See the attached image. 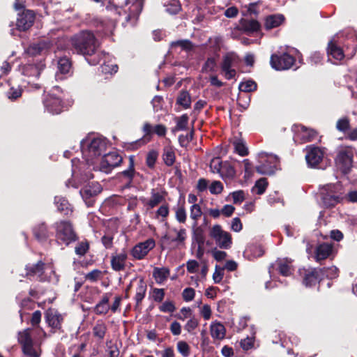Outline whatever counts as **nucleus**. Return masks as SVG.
Returning a JSON list of instances; mask_svg holds the SVG:
<instances>
[{
	"label": "nucleus",
	"mask_w": 357,
	"mask_h": 357,
	"mask_svg": "<svg viewBox=\"0 0 357 357\" xmlns=\"http://www.w3.org/2000/svg\"><path fill=\"white\" fill-rule=\"evenodd\" d=\"M107 142L99 136L90 135L81 142L83 157L87 163L93 164V159L105 151Z\"/></svg>",
	"instance_id": "nucleus-1"
},
{
	"label": "nucleus",
	"mask_w": 357,
	"mask_h": 357,
	"mask_svg": "<svg viewBox=\"0 0 357 357\" xmlns=\"http://www.w3.org/2000/svg\"><path fill=\"white\" fill-rule=\"evenodd\" d=\"M72 45L77 53L83 55L93 54L98 43L93 33L84 31L75 35L71 39Z\"/></svg>",
	"instance_id": "nucleus-2"
},
{
	"label": "nucleus",
	"mask_w": 357,
	"mask_h": 357,
	"mask_svg": "<svg viewBox=\"0 0 357 357\" xmlns=\"http://www.w3.org/2000/svg\"><path fill=\"white\" fill-rule=\"evenodd\" d=\"M54 229L56 242L60 245L68 246L78 239L73 226L69 221L56 222L54 224Z\"/></svg>",
	"instance_id": "nucleus-3"
},
{
	"label": "nucleus",
	"mask_w": 357,
	"mask_h": 357,
	"mask_svg": "<svg viewBox=\"0 0 357 357\" xmlns=\"http://www.w3.org/2000/svg\"><path fill=\"white\" fill-rule=\"evenodd\" d=\"M324 204L327 207L333 206L344 198V190L340 183L327 184L320 189Z\"/></svg>",
	"instance_id": "nucleus-4"
},
{
	"label": "nucleus",
	"mask_w": 357,
	"mask_h": 357,
	"mask_svg": "<svg viewBox=\"0 0 357 357\" xmlns=\"http://www.w3.org/2000/svg\"><path fill=\"white\" fill-rule=\"evenodd\" d=\"M259 160L261 165H258L256 169L260 174H273L279 165L278 158L267 153H260Z\"/></svg>",
	"instance_id": "nucleus-5"
},
{
	"label": "nucleus",
	"mask_w": 357,
	"mask_h": 357,
	"mask_svg": "<svg viewBox=\"0 0 357 357\" xmlns=\"http://www.w3.org/2000/svg\"><path fill=\"white\" fill-rule=\"evenodd\" d=\"M18 341L21 344L25 355L29 357H40V347L33 344L29 328L19 333Z\"/></svg>",
	"instance_id": "nucleus-6"
},
{
	"label": "nucleus",
	"mask_w": 357,
	"mask_h": 357,
	"mask_svg": "<svg viewBox=\"0 0 357 357\" xmlns=\"http://www.w3.org/2000/svg\"><path fill=\"white\" fill-rule=\"evenodd\" d=\"M62 91L59 87L56 86L44 100V105L46 109L54 114H59L63 109Z\"/></svg>",
	"instance_id": "nucleus-7"
},
{
	"label": "nucleus",
	"mask_w": 357,
	"mask_h": 357,
	"mask_svg": "<svg viewBox=\"0 0 357 357\" xmlns=\"http://www.w3.org/2000/svg\"><path fill=\"white\" fill-rule=\"evenodd\" d=\"M210 236L215 241L218 246L222 249H229L232 244L231 234L223 230L220 225H213L210 229Z\"/></svg>",
	"instance_id": "nucleus-8"
},
{
	"label": "nucleus",
	"mask_w": 357,
	"mask_h": 357,
	"mask_svg": "<svg viewBox=\"0 0 357 357\" xmlns=\"http://www.w3.org/2000/svg\"><path fill=\"white\" fill-rule=\"evenodd\" d=\"M239 62L238 56L233 53L229 52L223 56L221 64V69L227 79L234 78L236 75L235 68Z\"/></svg>",
	"instance_id": "nucleus-9"
},
{
	"label": "nucleus",
	"mask_w": 357,
	"mask_h": 357,
	"mask_svg": "<svg viewBox=\"0 0 357 357\" xmlns=\"http://www.w3.org/2000/svg\"><path fill=\"white\" fill-rule=\"evenodd\" d=\"M354 153L351 149H344L339 151L335 163L337 168L344 174H347L351 168Z\"/></svg>",
	"instance_id": "nucleus-10"
},
{
	"label": "nucleus",
	"mask_w": 357,
	"mask_h": 357,
	"mask_svg": "<svg viewBox=\"0 0 357 357\" xmlns=\"http://www.w3.org/2000/svg\"><path fill=\"white\" fill-rule=\"evenodd\" d=\"M123 161V158L116 152H111L103 156L99 169L101 172L109 173Z\"/></svg>",
	"instance_id": "nucleus-11"
},
{
	"label": "nucleus",
	"mask_w": 357,
	"mask_h": 357,
	"mask_svg": "<svg viewBox=\"0 0 357 357\" xmlns=\"http://www.w3.org/2000/svg\"><path fill=\"white\" fill-rule=\"evenodd\" d=\"M295 59L289 54H283L281 56L272 55L271 58V66L278 70L290 68L294 63Z\"/></svg>",
	"instance_id": "nucleus-12"
},
{
	"label": "nucleus",
	"mask_w": 357,
	"mask_h": 357,
	"mask_svg": "<svg viewBox=\"0 0 357 357\" xmlns=\"http://www.w3.org/2000/svg\"><path fill=\"white\" fill-rule=\"evenodd\" d=\"M45 318L52 333H56L61 330L63 318L57 310L51 308L48 309L45 312Z\"/></svg>",
	"instance_id": "nucleus-13"
},
{
	"label": "nucleus",
	"mask_w": 357,
	"mask_h": 357,
	"mask_svg": "<svg viewBox=\"0 0 357 357\" xmlns=\"http://www.w3.org/2000/svg\"><path fill=\"white\" fill-rule=\"evenodd\" d=\"M155 241L153 238H149L144 242L137 244L132 248L131 254L134 258L142 259L155 247Z\"/></svg>",
	"instance_id": "nucleus-14"
},
{
	"label": "nucleus",
	"mask_w": 357,
	"mask_h": 357,
	"mask_svg": "<svg viewBox=\"0 0 357 357\" xmlns=\"http://www.w3.org/2000/svg\"><path fill=\"white\" fill-rule=\"evenodd\" d=\"M35 15L33 11L26 10L19 15L16 26L20 31L28 30L33 24Z\"/></svg>",
	"instance_id": "nucleus-15"
},
{
	"label": "nucleus",
	"mask_w": 357,
	"mask_h": 357,
	"mask_svg": "<svg viewBox=\"0 0 357 357\" xmlns=\"http://www.w3.org/2000/svg\"><path fill=\"white\" fill-rule=\"evenodd\" d=\"M307 153L305 159L311 167H315L322 160L324 151L319 147L310 146L306 148Z\"/></svg>",
	"instance_id": "nucleus-16"
},
{
	"label": "nucleus",
	"mask_w": 357,
	"mask_h": 357,
	"mask_svg": "<svg viewBox=\"0 0 357 357\" xmlns=\"http://www.w3.org/2000/svg\"><path fill=\"white\" fill-rule=\"evenodd\" d=\"M323 271L321 268L304 270L303 284L306 287L312 286L321 280V277L323 276Z\"/></svg>",
	"instance_id": "nucleus-17"
},
{
	"label": "nucleus",
	"mask_w": 357,
	"mask_h": 357,
	"mask_svg": "<svg viewBox=\"0 0 357 357\" xmlns=\"http://www.w3.org/2000/svg\"><path fill=\"white\" fill-rule=\"evenodd\" d=\"M143 0H116V2L121 7L127 6L130 3L131 6L128 8L130 15L128 18L130 19L132 15L135 16L139 15L142 10Z\"/></svg>",
	"instance_id": "nucleus-18"
},
{
	"label": "nucleus",
	"mask_w": 357,
	"mask_h": 357,
	"mask_svg": "<svg viewBox=\"0 0 357 357\" xmlns=\"http://www.w3.org/2000/svg\"><path fill=\"white\" fill-rule=\"evenodd\" d=\"M133 284H136V294L135 296V300L136 301L137 305H138L142 301L145 296L147 285L144 280L142 278H140L138 280L132 281L130 286L127 288L126 291H128L130 287Z\"/></svg>",
	"instance_id": "nucleus-19"
},
{
	"label": "nucleus",
	"mask_w": 357,
	"mask_h": 357,
	"mask_svg": "<svg viewBox=\"0 0 357 357\" xmlns=\"http://www.w3.org/2000/svg\"><path fill=\"white\" fill-rule=\"evenodd\" d=\"M43 66L42 64H25L20 68V70L22 74L28 77H38L41 70H43Z\"/></svg>",
	"instance_id": "nucleus-20"
},
{
	"label": "nucleus",
	"mask_w": 357,
	"mask_h": 357,
	"mask_svg": "<svg viewBox=\"0 0 357 357\" xmlns=\"http://www.w3.org/2000/svg\"><path fill=\"white\" fill-rule=\"evenodd\" d=\"M210 333L213 340H222L225 337L226 329L220 322L213 321L210 326Z\"/></svg>",
	"instance_id": "nucleus-21"
},
{
	"label": "nucleus",
	"mask_w": 357,
	"mask_h": 357,
	"mask_svg": "<svg viewBox=\"0 0 357 357\" xmlns=\"http://www.w3.org/2000/svg\"><path fill=\"white\" fill-rule=\"evenodd\" d=\"M127 257V252L124 250L116 255H113L111 259L112 268L116 271L123 270Z\"/></svg>",
	"instance_id": "nucleus-22"
},
{
	"label": "nucleus",
	"mask_w": 357,
	"mask_h": 357,
	"mask_svg": "<svg viewBox=\"0 0 357 357\" xmlns=\"http://www.w3.org/2000/svg\"><path fill=\"white\" fill-rule=\"evenodd\" d=\"M71 62L67 57H62L58 61V72L56 74L57 79H62L61 75H67L70 73Z\"/></svg>",
	"instance_id": "nucleus-23"
},
{
	"label": "nucleus",
	"mask_w": 357,
	"mask_h": 357,
	"mask_svg": "<svg viewBox=\"0 0 357 357\" xmlns=\"http://www.w3.org/2000/svg\"><path fill=\"white\" fill-rule=\"evenodd\" d=\"M172 231L174 232L176 236L172 237L169 234H167L163 236V240L176 243L177 244H183L187 237L186 230L184 228H181L180 229L173 228Z\"/></svg>",
	"instance_id": "nucleus-24"
},
{
	"label": "nucleus",
	"mask_w": 357,
	"mask_h": 357,
	"mask_svg": "<svg viewBox=\"0 0 357 357\" xmlns=\"http://www.w3.org/2000/svg\"><path fill=\"white\" fill-rule=\"evenodd\" d=\"M333 251L331 244L322 243L317 246L315 253V259L317 261H321L328 258Z\"/></svg>",
	"instance_id": "nucleus-25"
},
{
	"label": "nucleus",
	"mask_w": 357,
	"mask_h": 357,
	"mask_svg": "<svg viewBox=\"0 0 357 357\" xmlns=\"http://www.w3.org/2000/svg\"><path fill=\"white\" fill-rule=\"evenodd\" d=\"M102 190L100 185L98 183H91L84 186L81 190L80 194L84 198H88L95 196Z\"/></svg>",
	"instance_id": "nucleus-26"
},
{
	"label": "nucleus",
	"mask_w": 357,
	"mask_h": 357,
	"mask_svg": "<svg viewBox=\"0 0 357 357\" xmlns=\"http://www.w3.org/2000/svg\"><path fill=\"white\" fill-rule=\"evenodd\" d=\"M218 174L226 181L232 179L235 176L236 171L231 163L225 161Z\"/></svg>",
	"instance_id": "nucleus-27"
},
{
	"label": "nucleus",
	"mask_w": 357,
	"mask_h": 357,
	"mask_svg": "<svg viewBox=\"0 0 357 357\" xmlns=\"http://www.w3.org/2000/svg\"><path fill=\"white\" fill-rule=\"evenodd\" d=\"M284 20V17L282 15H269L266 18L265 28L266 29H271L279 26Z\"/></svg>",
	"instance_id": "nucleus-28"
},
{
	"label": "nucleus",
	"mask_w": 357,
	"mask_h": 357,
	"mask_svg": "<svg viewBox=\"0 0 357 357\" xmlns=\"http://www.w3.org/2000/svg\"><path fill=\"white\" fill-rule=\"evenodd\" d=\"M327 52L328 56H332L336 61H340L344 57L342 50L338 47L333 40L328 43Z\"/></svg>",
	"instance_id": "nucleus-29"
},
{
	"label": "nucleus",
	"mask_w": 357,
	"mask_h": 357,
	"mask_svg": "<svg viewBox=\"0 0 357 357\" xmlns=\"http://www.w3.org/2000/svg\"><path fill=\"white\" fill-rule=\"evenodd\" d=\"M169 275V269L165 267H155L153 271V277L158 284H162Z\"/></svg>",
	"instance_id": "nucleus-30"
},
{
	"label": "nucleus",
	"mask_w": 357,
	"mask_h": 357,
	"mask_svg": "<svg viewBox=\"0 0 357 357\" xmlns=\"http://www.w3.org/2000/svg\"><path fill=\"white\" fill-rule=\"evenodd\" d=\"M241 29L248 33L256 32L259 30L260 25L255 20H243L241 21Z\"/></svg>",
	"instance_id": "nucleus-31"
},
{
	"label": "nucleus",
	"mask_w": 357,
	"mask_h": 357,
	"mask_svg": "<svg viewBox=\"0 0 357 357\" xmlns=\"http://www.w3.org/2000/svg\"><path fill=\"white\" fill-rule=\"evenodd\" d=\"M291 263V261L288 259H279L277 261L278 270L281 275L284 276H289L291 274L292 266Z\"/></svg>",
	"instance_id": "nucleus-32"
},
{
	"label": "nucleus",
	"mask_w": 357,
	"mask_h": 357,
	"mask_svg": "<svg viewBox=\"0 0 357 357\" xmlns=\"http://www.w3.org/2000/svg\"><path fill=\"white\" fill-rule=\"evenodd\" d=\"M33 234L39 241H45L49 236V232L46 225L43 223L39 224L33 229Z\"/></svg>",
	"instance_id": "nucleus-33"
},
{
	"label": "nucleus",
	"mask_w": 357,
	"mask_h": 357,
	"mask_svg": "<svg viewBox=\"0 0 357 357\" xmlns=\"http://www.w3.org/2000/svg\"><path fill=\"white\" fill-rule=\"evenodd\" d=\"M175 152L172 146H165L163 149L162 159L166 165L170 167L175 162Z\"/></svg>",
	"instance_id": "nucleus-34"
},
{
	"label": "nucleus",
	"mask_w": 357,
	"mask_h": 357,
	"mask_svg": "<svg viewBox=\"0 0 357 357\" xmlns=\"http://www.w3.org/2000/svg\"><path fill=\"white\" fill-rule=\"evenodd\" d=\"M129 164L127 169L123 171L121 175L125 177L128 182L130 183L135 174V156L130 155L128 158Z\"/></svg>",
	"instance_id": "nucleus-35"
},
{
	"label": "nucleus",
	"mask_w": 357,
	"mask_h": 357,
	"mask_svg": "<svg viewBox=\"0 0 357 357\" xmlns=\"http://www.w3.org/2000/svg\"><path fill=\"white\" fill-rule=\"evenodd\" d=\"M55 204L57 206L58 210L63 213L64 215H69L72 212L70 204L65 198L61 197H56Z\"/></svg>",
	"instance_id": "nucleus-36"
},
{
	"label": "nucleus",
	"mask_w": 357,
	"mask_h": 357,
	"mask_svg": "<svg viewBox=\"0 0 357 357\" xmlns=\"http://www.w3.org/2000/svg\"><path fill=\"white\" fill-rule=\"evenodd\" d=\"M43 269L44 264L41 261H39L36 265L26 267V275L31 276H38L40 278V280H43V278H41V275Z\"/></svg>",
	"instance_id": "nucleus-37"
},
{
	"label": "nucleus",
	"mask_w": 357,
	"mask_h": 357,
	"mask_svg": "<svg viewBox=\"0 0 357 357\" xmlns=\"http://www.w3.org/2000/svg\"><path fill=\"white\" fill-rule=\"evenodd\" d=\"M107 326L102 321H98L93 328V335L99 340H102L107 331Z\"/></svg>",
	"instance_id": "nucleus-38"
},
{
	"label": "nucleus",
	"mask_w": 357,
	"mask_h": 357,
	"mask_svg": "<svg viewBox=\"0 0 357 357\" xmlns=\"http://www.w3.org/2000/svg\"><path fill=\"white\" fill-rule=\"evenodd\" d=\"M109 297L107 295H105L102 297L101 301L96 305L95 307V311L96 314H105L109 311Z\"/></svg>",
	"instance_id": "nucleus-39"
},
{
	"label": "nucleus",
	"mask_w": 357,
	"mask_h": 357,
	"mask_svg": "<svg viewBox=\"0 0 357 357\" xmlns=\"http://www.w3.org/2000/svg\"><path fill=\"white\" fill-rule=\"evenodd\" d=\"M176 102L185 109L189 108L191 105V98L189 93L186 91H181L177 98Z\"/></svg>",
	"instance_id": "nucleus-40"
},
{
	"label": "nucleus",
	"mask_w": 357,
	"mask_h": 357,
	"mask_svg": "<svg viewBox=\"0 0 357 357\" xmlns=\"http://www.w3.org/2000/svg\"><path fill=\"white\" fill-rule=\"evenodd\" d=\"M47 49V44L45 42H40L31 45L28 48L29 54L31 55H36L43 54Z\"/></svg>",
	"instance_id": "nucleus-41"
},
{
	"label": "nucleus",
	"mask_w": 357,
	"mask_h": 357,
	"mask_svg": "<svg viewBox=\"0 0 357 357\" xmlns=\"http://www.w3.org/2000/svg\"><path fill=\"white\" fill-rule=\"evenodd\" d=\"M245 253L250 258H257L263 255L264 250L260 245H251L246 249Z\"/></svg>",
	"instance_id": "nucleus-42"
},
{
	"label": "nucleus",
	"mask_w": 357,
	"mask_h": 357,
	"mask_svg": "<svg viewBox=\"0 0 357 357\" xmlns=\"http://www.w3.org/2000/svg\"><path fill=\"white\" fill-rule=\"evenodd\" d=\"M233 144L236 152H237L240 155L244 156L248 154V149L242 139H234Z\"/></svg>",
	"instance_id": "nucleus-43"
},
{
	"label": "nucleus",
	"mask_w": 357,
	"mask_h": 357,
	"mask_svg": "<svg viewBox=\"0 0 357 357\" xmlns=\"http://www.w3.org/2000/svg\"><path fill=\"white\" fill-rule=\"evenodd\" d=\"M163 199L164 197L160 193L155 192L154 190H153L151 192V197L149 202H147V205L151 208H153L158 204H159L160 202H162Z\"/></svg>",
	"instance_id": "nucleus-44"
},
{
	"label": "nucleus",
	"mask_w": 357,
	"mask_h": 357,
	"mask_svg": "<svg viewBox=\"0 0 357 357\" xmlns=\"http://www.w3.org/2000/svg\"><path fill=\"white\" fill-rule=\"evenodd\" d=\"M202 212L199 204H192L190 209V216L195 221L194 226L197 224L198 219L202 216Z\"/></svg>",
	"instance_id": "nucleus-45"
},
{
	"label": "nucleus",
	"mask_w": 357,
	"mask_h": 357,
	"mask_svg": "<svg viewBox=\"0 0 357 357\" xmlns=\"http://www.w3.org/2000/svg\"><path fill=\"white\" fill-rule=\"evenodd\" d=\"M316 135L317 132L314 130L301 127V137L304 142L312 141Z\"/></svg>",
	"instance_id": "nucleus-46"
},
{
	"label": "nucleus",
	"mask_w": 357,
	"mask_h": 357,
	"mask_svg": "<svg viewBox=\"0 0 357 357\" xmlns=\"http://www.w3.org/2000/svg\"><path fill=\"white\" fill-rule=\"evenodd\" d=\"M267 185L268 182L266 179L264 178H260L256 182L252 190L258 195H261L265 192Z\"/></svg>",
	"instance_id": "nucleus-47"
},
{
	"label": "nucleus",
	"mask_w": 357,
	"mask_h": 357,
	"mask_svg": "<svg viewBox=\"0 0 357 357\" xmlns=\"http://www.w3.org/2000/svg\"><path fill=\"white\" fill-rule=\"evenodd\" d=\"M239 89L243 92L254 91L257 89V84L252 80H247L240 84Z\"/></svg>",
	"instance_id": "nucleus-48"
},
{
	"label": "nucleus",
	"mask_w": 357,
	"mask_h": 357,
	"mask_svg": "<svg viewBox=\"0 0 357 357\" xmlns=\"http://www.w3.org/2000/svg\"><path fill=\"white\" fill-rule=\"evenodd\" d=\"M224 162L220 158H214L210 162V169L213 173L218 174L222 168Z\"/></svg>",
	"instance_id": "nucleus-49"
},
{
	"label": "nucleus",
	"mask_w": 357,
	"mask_h": 357,
	"mask_svg": "<svg viewBox=\"0 0 357 357\" xmlns=\"http://www.w3.org/2000/svg\"><path fill=\"white\" fill-rule=\"evenodd\" d=\"M101 72L105 74L116 73L118 70V66L113 63H104L100 66Z\"/></svg>",
	"instance_id": "nucleus-50"
},
{
	"label": "nucleus",
	"mask_w": 357,
	"mask_h": 357,
	"mask_svg": "<svg viewBox=\"0 0 357 357\" xmlns=\"http://www.w3.org/2000/svg\"><path fill=\"white\" fill-rule=\"evenodd\" d=\"M177 349L184 357H188L190 354V347L185 341L178 342Z\"/></svg>",
	"instance_id": "nucleus-51"
},
{
	"label": "nucleus",
	"mask_w": 357,
	"mask_h": 357,
	"mask_svg": "<svg viewBox=\"0 0 357 357\" xmlns=\"http://www.w3.org/2000/svg\"><path fill=\"white\" fill-rule=\"evenodd\" d=\"M188 117L187 115H182L177 119L175 130H183L187 128Z\"/></svg>",
	"instance_id": "nucleus-52"
},
{
	"label": "nucleus",
	"mask_w": 357,
	"mask_h": 357,
	"mask_svg": "<svg viewBox=\"0 0 357 357\" xmlns=\"http://www.w3.org/2000/svg\"><path fill=\"white\" fill-rule=\"evenodd\" d=\"M158 153L155 150L150 151L146 156V165L149 167H153L156 162Z\"/></svg>",
	"instance_id": "nucleus-53"
},
{
	"label": "nucleus",
	"mask_w": 357,
	"mask_h": 357,
	"mask_svg": "<svg viewBox=\"0 0 357 357\" xmlns=\"http://www.w3.org/2000/svg\"><path fill=\"white\" fill-rule=\"evenodd\" d=\"M209 190L213 195L220 194L223 190V185L220 181H215L209 186Z\"/></svg>",
	"instance_id": "nucleus-54"
},
{
	"label": "nucleus",
	"mask_w": 357,
	"mask_h": 357,
	"mask_svg": "<svg viewBox=\"0 0 357 357\" xmlns=\"http://www.w3.org/2000/svg\"><path fill=\"white\" fill-rule=\"evenodd\" d=\"M216 67V61L214 58H208L202 67L203 72H212Z\"/></svg>",
	"instance_id": "nucleus-55"
},
{
	"label": "nucleus",
	"mask_w": 357,
	"mask_h": 357,
	"mask_svg": "<svg viewBox=\"0 0 357 357\" xmlns=\"http://www.w3.org/2000/svg\"><path fill=\"white\" fill-rule=\"evenodd\" d=\"M195 296V291L191 287L185 288L182 293V297L186 302L192 301Z\"/></svg>",
	"instance_id": "nucleus-56"
},
{
	"label": "nucleus",
	"mask_w": 357,
	"mask_h": 357,
	"mask_svg": "<svg viewBox=\"0 0 357 357\" xmlns=\"http://www.w3.org/2000/svg\"><path fill=\"white\" fill-rule=\"evenodd\" d=\"M89 250V243L86 241L80 242L75 247V253L79 256H83Z\"/></svg>",
	"instance_id": "nucleus-57"
},
{
	"label": "nucleus",
	"mask_w": 357,
	"mask_h": 357,
	"mask_svg": "<svg viewBox=\"0 0 357 357\" xmlns=\"http://www.w3.org/2000/svg\"><path fill=\"white\" fill-rule=\"evenodd\" d=\"M224 276V269L218 266H215V271L213 274V280L215 283H220Z\"/></svg>",
	"instance_id": "nucleus-58"
},
{
	"label": "nucleus",
	"mask_w": 357,
	"mask_h": 357,
	"mask_svg": "<svg viewBox=\"0 0 357 357\" xmlns=\"http://www.w3.org/2000/svg\"><path fill=\"white\" fill-rule=\"evenodd\" d=\"M172 45L174 46H179L183 50H190L192 48V45L190 40H178L176 42H173Z\"/></svg>",
	"instance_id": "nucleus-59"
},
{
	"label": "nucleus",
	"mask_w": 357,
	"mask_h": 357,
	"mask_svg": "<svg viewBox=\"0 0 357 357\" xmlns=\"http://www.w3.org/2000/svg\"><path fill=\"white\" fill-rule=\"evenodd\" d=\"M22 95V90L20 88H10L7 92V96L10 100H16Z\"/></svg>",
	"instance_id": "nucleus-60"
},
{
	"label": "nucleus",
	"mask_w": 357,
	"mask_h": 357,
	"mask_svg": "<svg viewBox=\"0 0 357 357\" xmlns=\"http://www.w3.org/2000/svg\"><path fill=\"white\" fill-rule=\"evenodd\" d=\"M199 264L195 260H189L186 263L187 271L190 273H197L199 269Z\"/></svg>",
	"instance_id": "nucleus-61"
},
{
	"label": "nucleus",
	"mask_w": 357,
	"mask_h": 357,
	"mask_svg": "<svg viewBox=\"0 0 357 357\" xmlns=\"http://www.w3.org/2000/svg\"><path fill=\"white\" fill-rule=\"evenodd\" d=\"M186 212L184 207L181 206L176 211V219L181 223H184L186 220Z\"/></svg>",
	"instance_id": "nucleus-62"
},
{
	"label": "nucleus",
	"mask_w": 357,
	"mask_h": 357,
	"mask_svg": "<svg viewBox=\"0 0 357 357\" xmlns=\"http://www.w3.org/2000/svg\"><path fill=\"white\" fill-rule=\"evenodd\" d=\"M101 271L98 269H94L92 271L87 273L85 276L86 280L94 282L99 279L101 276Z\"/></svg>",
	"instance_id": "nucleus-63"
},
{
	"label": "nucleus",
	"mask_w": 357,
	"mask_h": 357,
	"mask_svg": "<svg viewBox=\"0 0 357 357\" xmlns=\"http://www.w3.org/2000/svg\"><path fill=\"white\" fill-rule=\"evenodd\" d=\"M199 325V321L195 318H191L189 319L186 324L185 325V329L189 332L191 333L193 330H195Z\"/></svg>",
	"instance_id": "nucleus-64"
}]
</instances>
